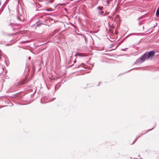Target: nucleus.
Here are the masks:
<instances>
[{"label":"nucleus","instance_id":"obj_22","mask_svg":"<svg viewBox=\"0 0 159 159\" xmlns=\"http://www.w3.org/2000/svg\"><path fill=\"white\" fill-rule=\"evenodd\" d=\"M24 20V19H23V20Z\"/></svg>","mask_w":159,"mask_h":159},{"label":"nucleus","instance_id":"obj_23","mask_svg":"<svg viewBox=\"0 0 159 159\" xmlns=\"http://www.w3.org/2000/svg\"><path fill=\"white\" fill-rule=\"evenodd\" d=\"M140 156V155H139V156H138V157H139Z\"/></svg>","mask_w":159,"mask_h":159},{"label":"nucleus","instance_id":"obj_14","mask_svg":"<svg viewBox=\"0 0 159 159\" xmlns=\"http://www.w3.org/2000/svg\"><path fill=\"white\" fill-rule=\"evenodd\" d=\"M154 128V127H153V128H152V129H149L148 130V131H150L151 130H152V129H153V128Z\"/></svg>","mask_w":159,"mask_h":159},{"label":"nucleus","instance_id":"obj_4","mask_svg":"<svg viewBox=\"0 0 159 159\" xmlns=\"http://www.w3.org/2000/svg\"><path fill=\"white\" fill-rule=\"evenodd\" d=\"M103 11H101V10H100L98 12V14L99 15H102V14H103Z\"/></svg>","mask_w":159,"mask_h":159},{"label":"nucleus","instance_id":"obj_2","mask_svg":"<svg viewBox=\"0 0 159 159\" xmlns=\"http://www.w3.org/2000/svg\"><path fill=\"white\" fill-rule=\"evenodd\" d=\"M25 83V82L21 80L20 81H19V82H17L16 83V85H21L22 84H23Z\"/></svg>","mask_w":159,"mask_h":159},{"label":"nucleus","instance_id":"obj_16","mask_svg":"<svg viewBox=\"0 0 159 159\" xmlns=\"http://www.w3.org/2000/svg\"><path fill=\"white\" fill-rule=\"evenodd\" d=\"M42 100H43V99H42L41 100V102L42 103Z\"/></svg>","mask_w":159,"mask_h":159},{"label":"nucleus","instance_id":"obj_1","mask_svg":"<svg viewBox=\"0 0 159 159\" xmlns=\"http://www.w3.org/2000/svg\"><path fill=\"white\" fill-rule=\"evenodd\" d=\"M155 52L153 51H151L148 53H145L140 58H138L136 61V64H139L143 63L145 60L149 59L150 57H153L155 54Z\"/></svg>","mask_w":159,"mask_h":159},{"label":"nucleus","instance_id":"obj_6","mask_svg":"<svg viewBox=\"0 0 159 159\" xmlns=\"http://www.w3.org/2000/svg\"><path fill=\"white\" fill-rule=\"evenodd\" d=\"M17 18L20 20L22 21V20H21V19L20 18L19 16H17Z\"/></svg>","mask_w":159,"mask_h":159},{"label":"nucleus","instance_id":"obj_7","mask_svg":"<svg viewBox=\"0 0 159 159\" xmlns=\"http://www.w3.org/2000/svg\"><path fill=\"white\" fill-rule=\"evenodd\" d=\"M143 16H142L140 17H139L138 19V20H139L140 19L142 18H143Z\"/></svg>","mask_w":159,"mask_h":159},{"label":"nucleus","instance_id":"obj_20","mask_svg":"<svg viewBox=\"0 0 159 159\" xmlns=\"http://www.w3.org/2000/svg\"><path fill=\"white\" fill-rule=\"evenodd\" d=\"M123 50L124 51H125V49H123Z\"/></svg>","mask_w":159,"mask_h":159},{"label":"nucleus","instance_id":"obj_3","mask_svg":"<svg viewBox=\"0 0 159 159\" xmlns=\"http://www.w3.org/2000/svg\"><path fill=\"white\" fill-rule=\"evenodd\" d=\"M156 15L157 17L159 16V7L158 8L157 10Z\"/></svg>","mask_w":159,"mask_h":159},{"label":"nucleus","instance_id":"obj_19","mask_svg":"<svg viewBox=\"0 0 159 159\" xmlns=\"http://www.w3.org/2000/svg\"><path fill=\"white\" fill-rule=\"evenodd\" d=\"M56 87H55V89H56Z\"/></svg>","mask_w":159,"mask_h":159},{"label":"nucleus","instance_id":"obj_17","mask_svg":"<svg viewBox=\"0 0 159 159\" xmlns=\"http://www.w3.org/2000/svg\"><path fill=\"white\" fill-rule=\"evenodd\" d=\"M30 57H29V60H30Z\"/></svg>","mask_w":159,"mask_h":159},{"label":"nucleus","instance_id":"obj_9","mask_svg":"<svg viewBox=\"0 0 159 159\" xmlns=\"http://www.w3.org/2000/svg\"><path fill=\"white\" fill-rule=\"evenodd\" d=\"M55 98H53V99L51 98L49 99V101H51L52 100H54Z\"/></svg>","mask_w":159,"mask_h":159},{"label":"nucleus","instance_id":"obj_21","mask_svg":"<svg viewBox=\"0 0 159 159\" xmlns=\"http://www.w3.org/2000/svg\"><path fill=\"white\" fill-rule=\"evenodd\" d=\"M109 3V2H107V4H108Z\"/></svg>","mask_w":159,"mask_h":159},{"label":"nucleus","instance_id":"obj_8","mask_svg":"<svg viewBox=\"0 0 159 159\" xmlns=\"http://www.w3.org/2000/svg\"><path fill=\"white\" fill-rule=\"evenodd\" d=\"M5 42L3 41H0V44H3Z\"/></svg>","mask_w":159,"mask_h":159},{"label":"nucleus","instance_id":"obj_10","mask_svg":"<svg viewBox=\"0 0 159 159\" xmlns=\"http://www.w3.org/2000/svg\"><path fill=\"white\" fill-rule=\"evenodd\" d=\"M142 24V22H139V25H141Z\"/></svg>","mask_w":159,"mask_h":159},{"label":"nucleus","instance_id":"obj_5","mask_svg":"<svg viewBox=\"0 0 159 159\" xmlns=\"http://www.w3.org/2000/svg\"><path fill=\"white\" fill-rule=\"evenodd\" d=\"M97 9H99L100 10H101L102 9H103V7H97Z\"/></svg>","mask_w":159,"mask_h":159},{"label":"nucleus","instance_id":"obj_15","mask_svg":"<svg viewBox=\"0 0 159 159\" xmlns=\"http://www.w3.org/2000/svg\"><path fill=\"white\" fill-rule=\"evenodd\" d=\"M10 25H11V26H12V25H14V24H13V23H11Z\"/></svg>","mask_w":159,"mask_h":159},{"label":"nucleus","instance_id":"obj_11","mask_svg":"<svg viewBox=\"0 0 159 159\" xmlns=\"http://www.w3.org/2000/svg\"><path fill=\"white\" fill-rule=\"evenodd\" d=\"M140 136H139L138 137H137V138L135 139V140L133 142V143H134V142H135V141H136V140L138 139V138Z\"/></svg>","mask_w":159,"mask_h":159},{"label":"nucleus","instance_id":"obj_18","mask_svg":"<svg viewBox=\"0 0 159 159\" xmlns=\"http://www.w3.org/2000/svg\"><path fill=\"white\" fill-rule=\"evenodd\" d=\"M116 16H117V17H118V16H119V15H117Z\"/></svg>","mask_w":159,"mask_h":159},{"label":"nucleus","instance_id":"obj_12","mask_svg":"<svg viewBox=\"0 0 159 159\" xmlns=\"http://www.w3.org/2000/svg\"><path fill=\"white\" fill-rule=\"evenodd\" d=\"M27 41H23V42H21V43H26Z\"/></svg>","mask_w":159,"mask_h":159},{"label":"nucleus","instance_id":"obj_13","mask_svg":"<svg viewBox=\"0 0 159 159\" xmlns=\"http://www.w3.org/2000/svg\"><path fill=\"white\" fill-rule=\"evenodd\" d=\"M9 45V44H6L5 45L6 46H8Z\"/></svg>","mask_w":159,"mask_h":159}]
</instances>
